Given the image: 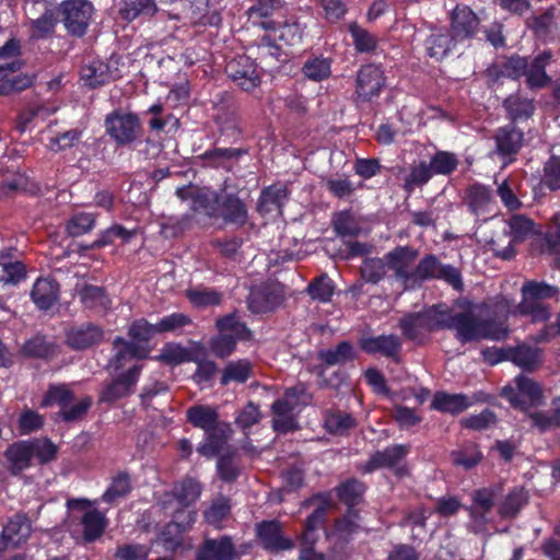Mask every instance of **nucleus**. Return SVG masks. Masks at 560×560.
<instances>
[{"label":"nucleus","mask_w":560,"mask_h":560,"mask_svg":"<svg viewBox=\"0 0 560 560\" xmlns=\"http://www.w3.org/2000/svg\"><path fill=\"white\" fill-rule=\"evenodd\" d=\"M107 135L117 145H128L141 136V122L139 117L132 113L114 110L105 118Z\"/></svg>","instance_id":"423d86ee"},{"label":"nucleus","mask_w":560,"mask_h":560,"mask_svg":"<svg viewBox=\"0 0 560 560\" xmlns=\"http://www.w3.org/2000/svg\"><path fill=\"white\" fill-rule=\"evenodd\" d=\"M156 12L154 0H124L120 15L127 21H132L141 14L152 15Z\"/></svg>","instance_id":"052dcab7"},{"label":"nucleus","mask_w":560,"mask_h":560,"mask_svg":"<svg viewBox=\"0 0 560 560\" xmlns=\"http://www.w3.org/2000/svg\"><path fill=\"white\" fill-rule=\"evenodd\" d=\"M452 34H448L446 31H436L431 33L425 42L427 54L436 60L443 59L451 50L453 46Z\"/></svg>","instance_id":"49530a36"},{"label":"nucleus","mask_w":560,"mask_h":560,"mask_svg":"<svg viewBox=\"0 0 560 560\" xmlns=\"http://www.w3.org/2000/svg\"><path fill=\"white\" fill-rule=\"evenodd\" d=\"M246 151L235 148H214L207 150L199 158L205 162V165L211 167L224 166L225 161L237 159L245 154Z\"/></svg>","instance_id":"5fc2aeb1"},{"label":"nucleus","mask_w":560,"mask_h":560,"mask_svg":"<svg viewBox=\"0 0 560 560\" xmlns=\"http://www.w3.org/2000/svg\"><path fill=\"white\" fill-rule=\"evenodd\" d=\"M81 524L83 526V539L86 542H92L103 535L107 526V518L98 510H89L83 514Z\"/></svg>","instance_id":"37998d69"},{"label":"nucleus","mask_w":560,"mask_h":560,"mask_svg":"<svg viewBox=\"0 0 560 560\" xmlns=\"http://www.w3.org/2000/svg\"><path fill=\"white\" fill-rule=\"evenodd\" d=\"M357 351L349 341H341L335 348L320 350L318 359L327 366L343 365L357 359Z\"/></svg>","instance_id":"4c0bfd02"},{"label":"nucleus","mask_w":560,"mask_h":560,"mask_svg":"<svg viewBox=\"0 0 560 560\" xmlns=\"http://www.w3.org/2000/svg\"><path fill=\"white\" fill-rule=\"evenodd\" d=\"M503 107L506 110L510 124L518 120H527L535 112L533 100L522 96L521 94H512L503 102Z\"/></svg>","instance_id":"72a5a7b5"},{"label":"nucleus","mask_w":560,"mask_h":560,"mask_svg":"<svg viewBox=\"0 0 560 560\" xmlns=\"http://www.w3.org/2000/svg\"><path fill=\"white\" fill-rule=\"evenodd\" d=\"M61 22L69 34L83 36L94 13V7L89 0H66L60 4Z\"/></svg>","instance_id":"0eeeda50"},{"label":"nucleus","mask_w":560,"mask_h":560,"mask_svg":"<svg viewBox=\"0 0 560 560\" xmlns=\"http://www.w3.org/2000/svg\"><path fill=\"white\" fill-rule=\"evenodd\" d=\"M187 421L205 432L214 430L219 424L218 408L209 405H194L186 410Z\"/></svg>","instance_id":"c756f323"},{"label":"nucleus","mask_w":560,"mask_h":560,"mask_svg":"<svg viewBox=\"0 0 560 560\" xmlns=\"http://www.w3.org/2000/svg\"><path fill=\"white\" fill-rule=\"evenodd\" d=\"M303 74L315 82L327 79L330 75V60L324 57L307 59L302 67Z\"/></svg>","instance_id":"680f3d73"},{"label":"nucleus","mask_w":560,"mask_h":560,"mask_svg":"<svg viewBox=\"0 0 560 560\" xmlns=\"http://www.w3.org/2000/svg\"><path fill=\"white\" fill-rule=\"evenodd\" d=\"M73 397V392L67 384H51L49 385L48 390L40 402V406L49 407L52 404H58L62 409L72 401Z\"/></svg>","instance_id":"774afa93"},{"label":"nucleus","mask_w":560,"mask_h":560,"mask_svg":"<svg viewBox=\"0 0 560 560\" xmlns=\"http://www.w3.org/2000/svg\"><path fill=\"white\" fill-rule=\"evenodd\" d=\"M205 433L206 440L198 446L197 451L200 455L211 458L217 456L223 450L226 436L219 425L214 430H210Z\"/></svg>","instance_id":"6e6d98bb"},{"label":"nucleus","mask_w":560,"mask_h":560,"mask_svg":"<svg viewBox=\"0 0 560 560\" xmlns=\"http://www.w3.org/2000/svg\"><path fill=\"white\" fill-rule=\"evenodd\" d=\"M479 18L468 7L457 5L452 12L451 34L455 42L475 36L479 28Z\"/></svg>","instance_id":"a211bd4d"},{"label":"nucleus","mask_w":560,"mask_h":560,"mask_svg":"<svg viewBox=\"0 0 560 560\" xmlns=\"http://www.w3.org/2000/svg\"><path fill=\"white\" fill-rule=\"evenodd\" d=\"M238 552L231 536L206 537L196 551V560H236Z\"/></svg>","instance_id":"dca6fc26"},{"label":"nucleus","mask_w":560,"mask_h":560,"mask_svg":"<svg viewBox=\"0 0 560 560\" xmlns=\"http://www.w3.org/2000/svg\"><path fill=\"white\" fill-rule=\"evenodd\" d=\"M493 140L498 155L504 164H510L523 148L524 132L514 124H508L495 130Z\"/></svg>","instance_id":"9b49d317"},{"label":"nucleus","mask_w":560,"mask_h":560,"mask_svg":"<svg viewBox=\"0 0 560 560\" xmlns=\"http://www.w3.org/2000/svg\"><path fill=\"white\" fill-rule=\"evenodd\" d=\"M551 55L544 52L535 57L530 62L526 75V83L530 89H541L549 84L550 78L546 73V66L548 65Z\"/></svg>","instance_id":"ea45409f"},{"label":"nucleus","mask_w":560,"mask_h":560,"mask_svg":"<svg viewBox=\"0 0 560 560\" xmlns=\"http://www.w3.org/2000/svg\"><path fill=\"white\" fill-rule=\"evenodd\" d=\"M289 195L288 187L280 183L264 188L258 199L257 211L262 215L272 212L281 213Z\"/></svg>","instance_id":"5701e85b"},{"label":"nucleus","mask_w":560,"mask_h":560,"mask_svg":"<svg viewBox=\"0 0 560 560\" xmlns=\"http://www.w3.org/2000/svg\"><path fill=\"white\" fill-rule=\"evenodd\" d=\"M95 213L78 212L67 222L66 230L70 236L77 237L92 231L96 224Z\"/></svg>","instance_id":"13d9d810"},{"label":"nucleus","mask_w":560,"mask_h":560,"mask_svg":"<svg viewBox=\"0 0 560 560\" xmlns=\"http://www.w3.org/2000/svg\"><path fill=\"white\" fill-rule=\"evenodd\" d=\"M253 365L248 360L229 362L223 369L221 384L228 385L231 382L245 383L252 375Z\"/></svg>","instance_id":"09e8293b"},{"label":"nucleus","mask_w":560,"mask_h":560,"mask_svg":"<svg viewBox=\"0 0 560 560\" xmlns=\"http://www.w3.org/2000/svg\"><path fill=\"white\" fill-rule=\"evenodd\" d=\"M433 177L429 163L420 161L410 167L409 174L405 177L404 189L411 194L417 187L424 186Z\"/></svg>","instance_id":"603ef678"},{"label":"nucleus","mask_w":560,"mask_h":560,"mask_svg":"<svg viewBox=\"0 0 560 560\" xmlns=\"http://www.w3.org/2000/svg\"><path fill=\"white\" fill-rule=\"evenodd\" d=\"M399 327L406 338L417 342H422L425 336L431 332L423 311L404 316L399 320Z\"/></svg>","instance_id":"473e14b6"},{"label":"nucleus","mask_w":560,"mask_h":560,"mask_svg":"<svg viewBox=\"0 0 560 560\" xmlns=\"http://www.w3.org/2000/svg\"><path fill=\"white\" fill-rule=\"evenodd\" d=\"M349 32L358 52H373L376 50L378 40L369 31L353 23L349 26Z\"/></svg>","instance_id":"0e129e2a"},{"label":"nucleus","mask_w":560,"mask_h":560,"mask_svg":"<svg viewBox=\"0 0 560 560\" xmlns=\"http://www.w3.org/2000/svg\"><path fill=\"white\" fill-rule=\"evenodd\" d=\"M185 296L188 302L198 310H205L212 306L221 305L223 293L203 285L188 288L185 290Z\"/></svg>","instance_id":"2f4dec72"},{"label":"nucleus","mask_w":560,"mask_h":560,"mask_svg":"<svg viewBox=\"0 0 560 560\" xmlns=\"http://www.w3.org/2000/svg\"><path fill=\"white\" fill-rule=\"evenodd\" d=\"M226 73L245 92H252L261 83L256 66L249 57L238 56L226 65Z\"/></svg>","instance_id":"f8f14e48"},{"label":"nucleus","mask_w":560,"mask_h":560,"mask_svg":"<svg viewBox=\"0 0 560 560\" xmlns=\"http://www.w3.org/2000/svg\"><path fill=\"white\" fill-rule=\"evenodd\" d=\"M522 298H528L535 301L552 299L559 294V288L556 285L548 284L546 282H539L535 280L525 281L521 288Z\"/></svg>","instance_id":"8fccbe9b"},{"label":"nucleus","mask_w":560,"mask_h":560,"mask_svg":"<svg viewBox=\"0 0 560 560\" xmlns=\"http://www.w3.org/2000/svg\"><path fill=\"white\" fill-rule=\"evenodd\" d=\"M31 298L42 311L50 310L59 299V284L50 278H39L33 285Z\"/></svg>","instance_id":"393cba45"},{"label":"nucleus","mask_w":560,"mask_h":560,"mask_svg":"<svg viewBox=\"0 0 560 560\" xmlns=\"http://www.w3.org/2000/svg\"><path fill=\"white\" fill-rule=\"evenodd\" d=\"M82 304L91 310L106 312L110 308L112 301L102 287L85 284L79 291Z\"/></svg>","instance_id":"a19ab883"},{"label":"nucleus","mask_w":560,"mask_h":560,"mask_svg":"<svg viewBox=\"0 0 560 560\" xmlns=\"http://www.w3.org/2000/svg\"><path fill=\"white\" fill-rule=\"evenodd\" d=\"M131 491L130 476L127 472H119L115 476L102 495V501L114 503L120 498H125Z\"/></svg>","instance_id":"bf43d9fd"},{"label":"nucleus","mask_w":560,"mask_h":560,"mask_svg":"<svg viewBox=\"0 0 560 560\" xmlns=\"http://www.w3.org/2000/svg\"><path fill=\"white\" fill-rule=\"evenodd\" d=\"M358 343L360 349L368 354H381L395 362L400 360L402 343L397 335L363 336Z\"/></svg>","instance_id":"4468645a"},{"label":"nucleus","mask_w":560,"mask_h":560,"mask_svg":"<svg viewBox=\"0 0 560 560\" xmlns=\"http://www.w3.org/2000/svg\"><path fill=\"white\" fill-rule=\"evenodd\" d=\"M202 350L200 343H195L192 348H185L179 343H166L159 355L155 357L156 361L163 362L168 365H178L184 362L197 361V350Z\"/></svg>","instance_id":"7c9ffc66"},{"label":"nucleus","mask_w":560,"mask_h":560,"mask_svg":"<svg viewBox=\"0 0 560 560\" xmlns=\"http://www.w3.org/2000/svg\"><path fill=\"white\" fill-rule=\"evenodd\" d=\"M533 425L540 432L560 429V396L551 400L549 410L535 411L529 415Z\"/></svg>","instance_id":"58836bf2"},{"label":"nucleus","mask_w":560,"mask_h":560,"mask_svg":"<svg viewBox=\"0 0 560 560\" xmlns=\"http://www.w3.org/2000/svg\"><path fill=\"white\" fill-rule=\"evenodd\" d=\"M176 196L183 201H191L192 211L202 212L210 219H219L221 195L218 192L194 186H183L176 189Z\"/></svg>","instance_id":"9d476101"},{"label":"nucleus","mask_w":560,"mask_h":560,"mask_svg":"<svg viewBox=\"0 0 560 560\" xmlns=\"http://www.w3.org/2000/svg\"><path fill=\"white\" fill-rule=\"evenodd\" d=\"M458 159L455 153L448 151H438L430 159V170L434 175H451L458 166Z\"/></svg>","instance_id":"4d7b16f0"},{"label":"nucleus","mask_w":560,"mask_h":560,"mask_svg":"<svg viewBox=\"0 0 560 560\" xmlns=\"http://www.w3.org/2000/svg\"><path fill=\"white\" fill-rule=\"evenodd\" d=\"M230 514V500L221 497L214 500L212 504L205 511V520L209 525L215 528H221L222 522L226 520Z\"/></svg>","instance_id":"69168bd1"},{"label":"nucleus","mask_w":560,"mask_h":560,"mask_svg":"<svg viewBox=\"0 0 560 560\" xmlns=\"http://www.w3.org/2000/svg\"><path fill=\"white\" fill-rule=\"evenodd\" d=\"M219 205V218H221L224 223L237 228H242L247 223V206L236 194L221 196Z\"/></svg>","instance_id":"aec40b11"},{"label":"nucleus","mask_w":560,"mask_h":560,"mask_svg":"<svg viewBox=\"0 0 560 560\" xmlns=\"http://www.w3.org/2000/svg\"><path fill=\"white\" fill-rule=\"evenodd\" d=\"M11 475H20L32 466L33 453L28 440L10 444L3 453Z\"/></svg>","instance_id":"4be33fe9"},{"label":"nucleus","mask_w":560,"mask_h":560,"mask_svg":"<svg viewBox=\"0 0 560 560\" xmlns=\"http://www.w3.org/2000/svg\"><path fill=\"white\" fill-rule=\"evenodd\" d=\"M506 318V314L499 318H480L470 311L454 312L451 330L455 331L456 339L462 343L481 339L502 340L509 334Z\"/></svg>","instance_id":"f257e3e1"},{"label":"nucleus","mask_w":560,"mask_h":560,"mask_svg":"<svg viewBox=\"0 0 560 560\" xmlns=\"http://www.w3.org/2000/svg\"><path fill=\"white\" fill-rule=\"evenodd\" d=\"M136 340L128 341L122 337H116L113 341L116 353L110 360V365L115 370H119L125 365L129 359H145L149 355V349L137 342Z\"/></svg>","instance_id":"c85d7f7f"},{"label":"nucleus","mask_w":560,"mask_h":560,"mask_svg":"<svg viewBox=\"0 0 560 560\" xmlns=\"http://www.w3.org/2000/svg\"><path fill=\"white\" fill-rule=\"evenodd\" d=\"M143 366L136 364L110 382L104 383L98 395L100 402L113 404L133 393Z\"/></svg>","instance_id":"6e6552de"},{"label":"nucleus","mask_w":560,"mask_h":560,"mask_svg":"<svg viewBox=\"0 0 560 560\" xmlns=\"http://www.w3.org/2000/svg\"><path fill=\"white\" fill-rule=\"evenodd\" d=\"M173 492L179 504L188 506L199 498L201 487L195 479L186 478L175 485Z\"/></svg>","instance_id":"338daca9"},{"label":"nucleus","mask_w":560,"mask_h":560,"mask_svg":"<svg viewBox=\"0 0 560 560\" xmlns=\"http://www.w3.org/2000/svg\"><path fill=\"white\" fill-rule=\"evenodd\" d=\"M515 312L530 317L534 323H544L550 318V310L544 302L528 298H522Z\"/></svg>","instance_id":"3c124183"},{"label":"nucleus","mask_w":560,"mask_h":560,"mask_svg":"<svg viewBox=\"0 0 560 560\" xmlns=\"http://www.w3.org/2000/svg\"><path fill=\"white\" fill-rule=\"evenodd\" d=\"M81 80L91 89L98 88L112 81L108 65L102 60L94 59L81 68Z\"/></svg>","instance_id":"f704fd0d"},{"label":"nucleus","mask_w":560,"mask_h":560,"mask_svg":"<svg viewBox=\"0 0 560 560\" xmlns=\"http://www.w3.org/2000/svg\"><path fill=\"white\" fill-rule=\"evenodd\" d=\"M252 54L262 67L275 68L284 60L285 54L270 35H262L252 46Z\"/></svg>","instance_id":"412c9836"},{"label":"nucleus","mask_w":560,"mask_h":560,"mask_svg":"<svg viewBox=\"0 0 560 560\" xmlns=\"http://www.w3.org/2000/svg\"><path fill=\"white\" fill-rule=\"evenodd\" d=\"M423 314L425 316L430 331L451 329V320L453 318L454 312L446 306L433 305L432 307L424 310Z\"/></svg>","instance_id":"864d4df0"},{"label":"nucleus","mask_w":560,"mask_h":560,"mask_svg":"<svg viewBox=\"0 0 560 560\" xmlns=\"http://www.w3.org/2000/svg\"><path fill=\"white\" fill-rule=\"evenodd\" d=\"M475 402V399L466 394H450L446 392H436L431 401V409L445 413L458 415Z\"/></svg>","instance_id":"b1692460"},{"label":"nucleus","mask_w":560,"mask_h":560,"mask_svg":"<svg viewBox=\"0 0 560 560\" xmlns=\"http://www.w3.org/2000/svg\"><path fill=\"white\" fill-rule=\"evenodd\" d=\"M58 353V345L42 335H36L27 339L20 348V354L30 359L48 361L57 357Z\"/></svg>","instance_id":"bb28decb"},{"label":"nucleus","mask_w":560,"mask_h":560,"mask_svg":"<svg viewBox=\"0 0 560 560\" xmlns=\"http://www.w3.org/2000/svg\"><path fill=\"white\" fill-rule=\"evenodd\" d=\"M215 328L219 332L229 334L236 341H248L253 339V332L235 314H228L215 320Z\"/></svg>","instance_id":"c9c22d12"},{"label":"nucleus","mask_w":560,"mask_h":560,"mask_svg":"<svg viewBox=\"0 0 560 560\" xmlns=\"http://www.w3.org/2000/svg\"><path fill=\"white\" fill-rule=\"evenodd\" d=\"M410 447L405 444H395L385 447L383 451L373 453L369 459L359 466V470L363 474H371L374 470L387 468L395 476L401 478L408 475V468L402 463Z\"/></svg>","instance_id":"7ed1b4c3"},{"label":"nucleus","mask_w":560,"mask_h":560,"mask_svg":"<svg viewBox=\"0 0 560 560\" xmlns=\"http://www.w3.org/2000/svg\"><path fill=\"white\" fill-rule=\"evenodd\" d=\"M302 506L315 508L313 513L305 521L304 530L301 537V539L304 540L305 544L314 545L316 541L314 532L324 525L327 512L332 506L331 495L328 492L316 493L311 498L304 500Z\"/></svg>","instance_id":"1a4fd4ad"},{"label":"nucleus","mask_w":560,"mask_h":560,"mask_svg":"<svg viewBox=\"0 0 560 560\" xmlns=\"http://www.w3.org/2000/svg\"><path fill=\"white\" fill-rule=\"evenodd\" d=\"M419 256L418 249L411 246H396L385 254L388 270L405 290L415 288V268Z\"/></svg>","instance_id":"39448f33"},{"label":"nucleus","mask_w":560,"mask_h":560,"mask_svg":"<svg viewBox=\"0 0 560 560\" xmlns=\"http://www.w3.org/2000/svg\"><path fill=\"white\" fill-rule=\"evenodd\" d=\"M66 345L75 351L97 346L104 338V329L91 322L73 325L66 330Z\"/></svg>","instance_id":"2eb2a0df"},{"label":"nucleus","mask_w":560,"mask_h":560,"mask_svg":"<svg viewBox=\"0 0 560 560\" xmlns=\"http://www.w3.org/2000/svg\"><path fill=\"white\" fill-rule=\"evenodd\" d=\"M443 280L455 290H463L462 273L458 268L445 265L433 254L424 255L415 268V288L424 281Z\"/></svg>","instance_id":"f03ea898"},{"label":"nucleus","mask_w":560,"mask_h":560,"mask_svg":"<svg viewBox=\"0 0 560 560\" xmlns=\"http://www.w3.org/2000/svg\"><path fill=\"white\" fill-rule=\"evenodd\" d=\"M20 256L21 253L13 247L0 252V267L3 271L1 280L15 284L26 277V267Z\"/></svg>","instance_id":"cd10ccee"},{"label":"nucleus","mask_w":560,"mask_h":560,"mask_svg":"<svg viewBox=\"0 0 560 560\" xmlns=\"http://www.w3.org/2000/svg\"><path fill=\"white\" fill-rule=\"evenodd\" d=\"M32 532L30 517L27 514L19 512L9 518L1 535L8 548H19L30 539Z\"/></svg>","instance_id":"6ab92c4d"},{"label":"nucleus","mask_w":560,"mask_h":560,"mask_svg":"<svg viewBox=\"0 0 560 560\" xmlns=\"http://www.w3.org/2000/svg\"><path fill=\"white\" fill-rule=\"evenodd\" d=\"M295 410L281 399L276 400L271 406L273 429L281 433L294 430L296 428Z\"/></svg>","instance_id":"79ce46f5"},{"label":"nucleus","mask_w":560,"mask_h":560,"mask_svg":"<svg viewBox=\"0 0 560 560\" xmlns=\"http://www.w3.org/2000/svg\"><path fill=\"white\" fill-rule=\"evenodd\" d=\"M464 203L472 214L478 218L482 217L485 221L497 213L492 190L481 184H472L467 187Z\"/></svg>","instance_id":"ddd939ff"},{"label":"nucleus","mask_w":560,"mask_h":560,"mask_svg":"<svg viewBox=\"0 0 560 560\" xmlns=\"http://www.w3.org/2000/svg\"><path fill=\"white\" fill-rule=\"evenodd\" d=\"M527 503V495L523 489H513L499 506V514L504 518L515 517Z\"/></svg>","instance_id":"e2e57ef3"},{"label":"nucleus","mask_w":560,"mask_h":560,"mask_svg":"<svg viewBox=\"0 0 560 560\" xmlns=\"http://www.w3.org/2000/svg\"><path fill=\"white\" fill-rule=\"evenodd\" d=\"M256 535L262 548L269 552L290 550L294 547L293 541L283 536L282 524L277 520L256 524Z\"/></svg>","instance_id":"f3484780"},{"label":"nucleus","mask_w":560,"mask_h":560,"mask_svg":"<svg viewBox=\"0 0 560 560\" xmlns=\"http://www.w3.org/2000/svg\"><path fill=\"white\" fill-rule=\"evenodd\" d=\"M452 464L465 470L472 469L483 458L479 446L474 442H465L450 453Z\"/></svg>","instance_id":"e433bc0d"},{"label":"nucleus","mask_w":560,"mask_h":560,"mask_svg":"<svg viewBox=\"0 0 560 560\" xmlns=\"http://www.w3.org/2000/svg\"><path fill=\"white\" fill-rule=\"evenodd\" d=\"M355 425V419L348 412L328 410L325 415V428L331 434H347Z\"/></svg>","instance_id":"de8ad7c7"},{"label":"nucleus","mask_w":560,"mask_h":560,"mask_svg":"<svg viewBox=\"0 0 560 560\" xmlns=\"http://www.w3.org/2000/svg\"><path fill=\"white\" fill-rule=\"evenodd\" d=\"M365 490V483L357 478H350L335 489L338 499L349 508H353L362 501Z\"/></svg>","instance_id":"a18cd8bd"},{"label":"nucleus","mask_w":560,"mask_h":560,"mask_svg":"<svg viewBox=\"0 0 560 560\" xmlns=\"http://www.w3.org/2000/svg\"><path fill=\"white\" fill-rule=\"evenodd\" d=\"M281 295L270 285L253 289L248 295V308L256 314L273 311L281 304Z\"/></svg>","instance_id":"a878e982"},{"label":"nucleus","mask_w":560,"mask_h":560,"mask_svg":"<svg viewBox=\"0 0 560 560\" xmlns=\"http://www.w3.org/2000/svg\"><path fill=\"white\" fill-rule=\"evenodd\" d=\"M386 85L382 67L368 63L360 67L355 75L353 101L357 104L370 103L377 98Z\"/></svg>","instance_id":"20e7f679"},{"label":"nucleus","mask_w":560,"mask_h":560,"mask_svg":"<svg viewBox=\"0 0 560 560\" xmlns=\"http://www.w3.org/2000/svg\"><path fill=\"white\" fill-rule=\"evenodd\" d=\"M506 359L525 371L535 370L540 363V351L526 345L510 349Z\"/></svg>","instance_id":"c03bdc74"}]
</instances>
